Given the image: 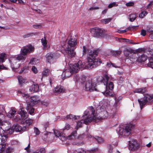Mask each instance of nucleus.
<instances>
[{
  "label": "nucleus",
  "mask_w": 153,
  "mask_h": 153,
  "mask_svg": "<svg viewBox=\"0 0 153 153\" xmlns=\"http://www.w3.org/2000/svg\"><path fill=\"white\" fill-rule=\"evenodd\" d=\"M147 31L149 32H153V27L150 26H147L146 28Z\"/></svg>",
  "instance_id": "obj_49"
},
{
  "label": "nucleus",
  "mask_w": 153,
  "mask_h": 153,
  "mask_svg": "<svg viewBox=\"0 0 153 153\" xmlns=\"http://www.w3.org/2000/svg\"><path fill=\"white\" fill-rule=\"evenodd\" d=\"M76 39L71 38L68 42V45L71 47H74L77 44Z\"/></svg>",
  "instance_id": "obj_19"
},
{
  "label": "nucleus",
  "mask_w": 153,
  "mask_h": 153,
  "mask_svg": "<svg viewBox=\"0 0 153 153\" xmlns=\"http://www.w3.org/2000/svg\"><path fill=\"white\" fill-rule=\"evenodd\" d=\"M105 109L106 107L105 106H99L97 108L95 113L94 110L92 106L89 107L85 111L82 116L83 120L78 121L77 123L76 129L77 130L80 127L83 123L87 124L92 121L98 122L100 120V118L97 117L98 114L102 112L106 113L105 111Z\"/></svg>",
  "instance_id": "obj_2"
},
{
  "label": "nucleus",
  "mask_w": 153,
  "mask_h": 153,
  "mask_svg": "<svg viewBox=\"0 0 153 153\" xmlns=\"http://www.w3.org/2000/svg\"><path fill=\"white\" fill-rule=\"evenodd\" d=\"M5 106L4 105H0V115L2 114L4 115L6 114L5 110Z\"/></svg>",
  "instance_id": "obj_30"
},
{
  "label": "nucleus",
  "mask_w": 153,
  "mask_h": 153,
  "mask_svg": "<svg viewBox=\"0 0 153 153\" xmlns=\"http://www.w3.org/2000/svg\"><path fill=\"white\" fill-rule=\"evenodd\" d=\"M33 27L35 28H41L42 27V25L41 24L34 25H33Z\"/></svg>",
  "instance_id": "obj_50"
},
{
  "label": "nucleus",
  "mask_w": 153,
  "mask_h": 153,
  "mask_svg": "<svg viewBox=\"0 0 153 153\" xmlns=\"http://www.w3.org/2000/svg\"><path fill=\"white\" fill-rule=\"evenodd\" d=\"M5 133V131L1 127H0V135L4 134Z\"/></svg>",
  "instance_id": "obj_61"
},
{
  "label": "nucleus",
  "mask_w": 153,
  "mask_h": 153,
  "mask_svg": "<svg viewBox=\"0 0 153 153\" xmlns=\"http://www.w3.org/2000/svg\"><path fill=\"white\" fill-rule=\"evenodd\" d=\"M64 91L63 88L62 86H59L56 87L54 90L53 91L55 93H60Z\"/></svg>",
  "instance_id": "obj_26"
},
{
  "label": "nucleus",
  "mask_w": 153,
  "mask_h": 153,
  "mask_svg": "<svg viewBox=\"0 0 153 153\" xmlns=\"http://www.w3.org/2000/svg\"><path fill=\"white\" fill-rule=\"evenodd\" d=\"M6 153H11L14 152V149L10 147L8 148L6 150Z\"/></svg>",
  "instance_id": "obj_46"
},
{
  "label": "nucleus",
  "mask_w": 153,
  "mask_h": 153,
  "mask_svg": "<svg viewBox=\"0 0 153 153\" xmlns=\"http://www.w3.org/2000/svg\"><path fill=\"white\" fill-rule=\"evenodd\" d=\"M141 35L143 36H145L146 35V31L144 30H142L141 31Z\"/></svg>",
  "instance_id": "obj_59"
},
{
  "label": "nucleus",
  "mask_w": 153,
  "mask_h": 153,
  "mask_svg": "<svg viewBox=\"0 0 153 153\" xmlns=\"http://www.w3.org/2000/svg\"><path fill=\"white\" fill-rule=\"evenodd\" d=\"M26 129V127L25 126L22 127L20 126H17L15 127V130L16 131L21 132Z\"/></svg>",
  "instance_id": "obj_28"
},
{
  "label": "nucleus",
  "mask_w": 153,
  "mask_h": 153,
  "mask_svg": "<svg viewBox=\"0 0 153 153\" xmlns=\"http://www.w3.org/2000/svg\"><path fill=\"white\" fill-rule=\"evenodd\" d=\"M134 2L132 1H130L128 3H126V6L127 7L131 6L134 5Z\"/></svg>",
  "instance_id": "obj_54"
},
{
  "label": "nucleus",
  "mask_w": 153,
  "mask_h": 153,
  "mask_svg": "<svg viewBox=\"0 0 153 153\" xmlns=\"http://www.w3.org/2000/svg\"><path fill=\"white\" fill-rule=\"evenodd\" d=\"M130 21L131 22L134 21L137 17V16L136 14H131L130 15Z\"/></svg>",
  "instance_id": "obj_40"
},
{
  "label": "nucleus",
  "mask_w": 153,
  "mask_h": 153,
  "mask_svg": "<svg viewBox=\"0 0 153 153\" xmlns=\"http://www.w3.org/2000/svg\"><path fill=\"white\" fill-rule=\"evenodd\" d=\"M147 91L146 88H136L134 91V93H138L143 94Z\"/></svg>",
  "instance_id": "obj_22"
},
{
  "label": "nucleus",
  "mask_w": 153,
  "mask_h": 153,
  "mask_svg": "<svg viewBox=\"0 0 153 153\" xmlns=\"http://www.w3.org/2000/svg\"><path fill=\"white\" fill-rule=\"evenodd\" d=\"M147 56L144 54H142L138 57L136 61L139 62H144L146 61L147 59Z\"/></svg>",
  "instance_id": "obj_21"
},
{
  "label": "nucleus",
  "mask_w": 153,
  "mask_h": 153,
  "mask_svg": "<svg viewBox=\"0 0 153 153\" xmlns=\"http://www.w3.org/2000/svg\"><path fill=\"white\" fill-rule=\"evenodd\" d=\"M65 45H66V42H61V46L63 48L65 49Z\"/></svg>",
  "instance_id": "obj_64"
},
{
  "label": "nucleus",
  "mask_w": 153,
  "mask_h": 153,
  "mask_svg": "<svg viewBox=\"0 0 153 153\" xmlns=\"http://www.w3.org/2000/svg\"><path fill=\"white\" fill-rule=\"evenodd\" d=\"M112 19V18H109L107 19H102L101 21L102 23L106 24L110 22Z\"/></svg>",
  "instance_id": "obj_34"
},
{
  "label": "nucleus",
  "mask_w": 153,
  "mask_h": 153,
  "mask_svg": "<svg viewBox=\"0 0 153 153\" xmlns=\"http://www.w3.org/2000/svg\"><path fill=\"white\" fill-rule=\"evenodd\" d=\"M93 138H95L98 143H101L104 141L103 139L102 138L98 136H96L95 137H93Z\"/></svg>",
  "instance_id": "obj_38"
},
{
  "label": "nucleus",
  "mask_w": 153,
  "mask_h": 153,
  "mask_svg": "<svg viewBox=\"0 0 153 153\" xmlns=\"http://www.w3.org/2000/svg\"><path fill=\"white\" fill-rule=\"evenodd\" d=\"M104 85L106 88V90L105 91H104L102 92L106 96H110V94L109 93L110 91L112 90L114 88V85L113 83L110 82L108 84L107 82V84Z\"/></svg>",
  "instance_id": "obj_9"
},
{
  "label": "nucleus",
  "mask_w": 153,
  "mask_h": 153,
  "mask_svg": "<svg viewBox=\"0 0 153 153\" xmlns=\"http://www.w3.org/2000/svg\"><path fill=\"white\" fill-rule=\"evenodd\" d=\"M105 30L99 27L93 28L90 29V32L95 35L101 37H104L106 34L104 33Z\"/></svg>",
  "instance_id": "obj_5"
},
{
  "label": "nucleus",
  "mask_w": 153,
  "mask_h": 153,
  "mask_svg": "<svg viewBox=\"0 0 153 153\" xmlns=\"http://www.w3.org/2000/svg\"><path fill=\"white\" fill-rule=\"evenodd\" d=\"M16 112V111L14 108H11V110L8 112L7 114V117L9 118L13 117Z\"/></svg>",
  "instance_id": "obj_24"
},
{
  "label": "nucleus",
  "mask_w": 153,
  "mask_h": 153,
  "mask_svg": "<svg viewBox=\"0 0 153 153\" xmlns=\"http://www.w3.org/2000/svg\"><path fill=\"white\" fill-rule=\"evenodd\" d=\"M39 153H45V149L44 148H42L37 149Z\"/></svg>",
  "instance_id": "obj_55"
},
{
  "label": "nucleus",
  "mask_w": 153,
  "mask_h": 153,
  "mask_svg": "<svg viewBox=\"0 0 153 153\" xmlns=\"http://www.w3.org/2000/svg\"><path fill=\"white\" fill-rule=\"evenodd\" d=\"M18 79L19 84L21 85H22L24 84L25 82V79L21 76H19L18 78Z\"/></svg>",
  "instance_id": "obj_36"
},
{
  "label": "nucleus",
  "mask_w": 153,
  "mask_h": 153,
  "mask_svg": "<svg viewBox=\"0 0 153 153\" xmlns=\"http://www.w3.org/2000/svg\"><path fill=\"white\" fill-rule=\"evenodd\" d=\"M18 113L21 116L20 119L22 120H25L27 119L28 114L27 113L24 111V108L20 107Z\"/></svg>",
  "instance_id": "obj_11"
},
{
  "label": "nucleus",
  "mask_w": 153,
  "mask_h": 153,
  "mask_svg": "<svg viewBox=\"0 0 153 153\" xmlns=\"http://www.w3.org/2000/svg\"><path fill=\"white\" fill-rule=\"evenodd\" d=\"M39 90V86L37 84H33L30 87L29 91L31 93L37 92Z\"/></svg>",
  "instance_id": "obj_17"
},
{
  "label": "nucleus",
  "mask_w": 153,
  "mask_h": 153,
  "mask_svg": "<svg viewBox=\"0 0 153 153\" xmlns=\"http://www.w3.org/2000/svg\"><path fill=\"white\" fill-rule=\"evenodd\" d=\"M138 101L142 109L146 103L149 104L153 101V95L146 94L143 98L138 99Z\"/></svg>",
  "instance_id": "obj_4"
},
{
  "label": "nucleus",
  "mask_w": 153,
  "mask_h": 153,
  "mask_svg": "<svg viewBox=\"0 0 153 153\" xmlns=\"http://www.w3.org/2000/svg\"><path fill=\"white\" fill-rule=\"evenodd\" d=\"M41 42L42 45L43 46L44 49H45L46 48L47 44V41L45 37L41 39Z\"/></svg>",
  "instance_id": "obj_32"
},
{
  "label": "nucleus",
  "mask_w": 153,
  "mask_h": 153,
  "mask_svg": "<svg viewBox=\"0 0 153 153\" xmlns=\"http://www.w3.org/2000/svg\"><path fill=\"white\" fill-rule=\"evenodd\" d=\"M77 134V132L76 131H74L72 132L71 134L68 136L67 137V139L68 140H71L73 139L75 136H76Z\"/></svg>",
  "instance_id": "obj_31"
},
{
  "label": "nucleus",
  "mask_w": 153,
  "mask_h": 153,
  "mask_svg": "<svg viewBox=\"0 0 153 153\" xmlns=\"http://www.w3.org/2000/svg\"><path fill=\"white\" fill-rule=\"evenodd\" d=\"M124 40H125V42H126L128 43L129 44H133V43L132 42H131V40L126 39H124Z\"/></svg>",
  "instance_id": "obj_62"
},
{
  "label": "nucleus",
  "mask_w": 153,
  "mask_h": 153,
  "mask_svg": "<svg viewBox=\"0 0 153 153\" xmlns=\"http://www.w3.org/2000/svg\"><path fill=\"white\" fill-rule=\"evenodd\" d=\"M85 151L82 149H79L74 151V153H85Z\"/></svg>",
  "instance_id": "obj_42"
},
{
  "label": "nucleus",
  "mask_w": 153,
  "mask_h": 153,
  "mask_svg": "<svg viewBox=\"0 0 153 153\" xmlns=\"http://www.w3.org/2000/svg\"><path fill=\"white\" fill-rule=\"evenodd\" d=\"M73 73L70 70V68L69 69L65 70L62 74V76L65 78L69 77Z\"/></svg>",
  "instance_id": "obj_15"
},
{
  "label": "nucleus",
  "mask_w": 153,
  "mask_h": 153,
  "mask_svg": "<svg viewBox=\"0 0 153 153\" xmlns=\"http://www.w3.org/2000/svg\"><path fill=\"white\" fill-rule=\"evenodd\" d=\"M121 53V51H110V53H111V54L115 56L120 54Z\"/></svg>",
  "instance_id": "obj_37"
},
{
  "label": "nucleus",
  "mask_w": 153,
  "mask_h": 153,
  "mask_svg": "<svg viewBox=\"0 0 153 153\" xmlns=\"http://www.w3.org/2000/svg\"><path fill=\"white\" fill-rule=\"evenodd\" d=\"M34 47L31 45L23 47L21 49L20 53L25 56L29 53L33 52L34 50Z\"/></svg>",
  "instance_id": "obj_7"
},
{
  "label": "nucleus",
  "mask_w": 153,
  "mask_h": 153,
  "mask_svg": "<svg viewBox=\"0 0 153 153\" xmlns=\"http://www.w3.org/2000/svg\"><path fill=\"white\" fill-rule=\"evenodd\" d=\"M59 56L60 55L58 53L50 52L46 55V57L48 62H49L53 59L58 58Z\"/></svg>",
  "instance_id": "obj_10"
},
{
  "label": "nucleus",
  "mask_w": 153,
  "mask_h": 153,
  "mask_svg": "<svg viewBox=\"0 0 153 153\" xmlns=\"http://www.w3.org/2000/svg\"><path fill=\"white\" fill-rule=\"evenodd\" d=\"M138 27V26H130L127 28L128 31L129 30L136 29Z\"/></svg>",
  "instance_id": "obj_45"
},
{
  "label": "nucleus",
  "mask_w": 153,
  "mask_h": 153,
  "mask_svg": "<svg viewBox=\"0 0 153 153\" xmlns=\"http://www.w3.org/2000/svg\"><path fill=\"white\" fill-rule=\"evenodd\" d=\"M15 56L19 62L21 60L24 61L26 58V56L21 53L20 54Z\"/></svg>",
  "instance_id": "obj_25"
},
{
  "label": "nucleus",
  "mask_w": 153,
  "mask_h": 153,
  "mask_svg": "<svg viewBox=\"0 0 153 153\" xmlns=\"http://www.w3.org/2000/svg\"><path fill=\"white\" fill-rule=\"evenodd\" d=\"M14 131V130L12 128H9L7 129H5V133L7 134H11Z\"/></svg>",
  "instance_id": "obj_39"
},
{
  "label": "nucleus",
  "mask_w": 153,
  "mask_h": 153,
  "mask_svg": "<svg viewBox=\"0 0 153 153\" xmlns=\"http://www.w3.org/2000/svg\"><path fill=\"white\" fill-rule=\"evenodd\" d=\"M70 128V126L69 125L66 124L65 127L64 128V130H68Z\"/></svg>",
  "instance_id": "obj_57"
},
{
  "label": "nucleus",
  "mask_w": 153,
  "mask_h": 153,
  "mask_svg": "<svg viewBox=\"0 0 153 153\" xmlns=\"http://www.w3.org/2000/svg\"><path fill=\"white\" fill-rule=\"evenodd\" d=\"M5 54L2 53L0 54V62H3L4 61Z\"/></svg>",
  "instance_id": "obj_43"
},
{
  "label": "nucleus",
  "mask_w": 153,
  "mask_h": 153,
  "mask_svg": "<svg viewBox=\"0 0 153 153\" xmlns=\"http://www.w3.org/2000/svg\"><path fill=\"white\" fill-rule=\"evenodd\" d=\"M98 54V53L97 50L91 51L89 53L90 57L88 58V63L86 66H85L84 62L79 60L76 63L70 65V70L73 73H76L80 70H82L85 68L91 69L96 67L101 63V62L100 59L95 58Z\"/></svg>",
  "instance_id": "obj_1"
},
{
  "label": "nucleus",
  "mask_w": 153,
  "mask_h": 153,
  "mask_svg": "<svg viewBox=\"0 0 153 153\" xmlns=\"http://www.w3.org/2000/svg\"><path fill=\"white\" fill-rule=\"evenodd\" d=\"M51 71L49 69L46 68L42 72V77L47 76H49L51 74Z\"/></svg>",
  "instance_id": "obj_23"
},
{
  "label": "nucleus",
  "mask_w": 153,
  "mask_h": 153,
  "mask_svg": "<svg viewBox=\"0 0 153 153\" xmlns=\"http://www.w3.org/2000/svg\"><path fill=\"white\" fill-rule=\"evenodd\" d=\"M79 117L78 116H76L72 114H70L67 115L65 117H62V119H64V120H67L69 119H74L75 120L77 119L78 118H79Z\"/></svg>",
  "instance_id": "obj_20"
},
{
  "label": "nucleus",
  "mask_w": 153,
  "mask_h": 153,
  "mask_svg": "<svg viewBox=\"0 0 153 153\" xmlns=\"http://www.w3.org/2000/svg\"><path fill=\"white\" fill-rule=\"evenodd\" d=\"M30 101L33 104H36L40 101V99L37 96H34L30 98Z\"/></svg>",
  "instance_id": "obj_18"
},
{
  "label": "nucleus",
  "mask_w": 153,
  "mask_h": 153,
  "mask_svg": "<svg viewBox=\"0 0 153 153\" xmlns=\"http://www.w3.org/2000/svg\"><path fill=\"white\" fill-rule=\"evenodd\" d=\"M122 99L121 96H119L118 97H116L115 99V103L114 104L115 106H117L120 104V101Z\"/></svg>",
  "instance_id": "obj_33"
},
{
  "label": "nucleus",
  "mask_w": 153,
  "mask_h": 153,
  "mask_svg": "<svg viewBox=\"0 0 153 153\" xmlns=\"http://www.w3.org/2000/svg\"><path fill=\"white\" fill-rule=\"evenodd\" d=\"M116 6V3L115 2H113L110 4L108 5V7L109 8H111L113 7Z\"/></svg>",
  "instance_id": "obj_52"
},
{
  "label": "nucleus",
  "mask_w": 153,
  "mask_h": 153,
  "mask_svg": "<svg viewBox=\"0 0 153 153\" xmlns=\"http://www.w3.org/2000/svg\"><path fill=\"white\" fill-rule=\"evenodd\" d=\"M1 145L0 146V151L1 152V153H3L5 150V144L1 143Z\"/></svg>",
  "instance_id": "obj_41"
},
{
  "label": "nucleus",
  "mask_w": 153,
  "mask_h": 153,
  "mask_svg": "<svg viewBox=\"0 0 153 153\" xmlns=\"http://www.w3.org/2000/svg\"><path fill=\"white\" fill-rule=\"evenodd\" d=\"M134 126V125L130 124L125 126L123 128L119 127L117 129L116 131L120 135L127 137L131 134Z\"/></svg>",
  "instance_id": "obj_3"
},
{
  "label": "nucleus",
  "mask_w": 153,
  "mask_h": 153,
  "mask_svg": "<svg viewBox=\"0 0 153 153\" xmlns=\"http://www.w3.org/2000/svg\"><path fill=\"white\" fill-rule=\"evenodd\" d=\"M131 52L133 54L132 55V56H135L136 57H137L138 56V54L137 53L136 50H131Z\"/></svg>",
  "instance_id": "obj_47"
},
{
  "label": "nucleus",
  "mask_w": 153,
  "mask_h": 153,
  "mask_svg": "<svg viewBox=\"0 0 153 153\" xmlns=\"http://www.w3.org/2000/svg\"><path fill=\"white\" fill-rule=\"evenodd\" d=\"M30 148V144H29L28 146L25 148V149L28 152H30L29 148Z\"/></svg>",
  "instance_id": "obj_63"
},
{
  "label": "nucleus",
  "mask_w": 153,
  "mask_h": 153,
  "mask_svg": "<svg viewBox=\"0 0 153 153\" xmlns=\"http://www.w3.org/2000/svg\"><path fill=\"white\" fill-rule=\"evenodd\" d=\"M1 136L0 140L1 143H4L7 140V135L4 133L2 135H0Z\"/></svg>",
  "instance_id": "obj_29"
},
{
  "label": "nucleus",
  "mask_w": 153,
  "mask_h": 153,
  "mask_svg": "<svg viewBox=\"0 0 153 153\" xmlns=\"http://www.w3.org/2000/svg\"><path fill=\"white\" fill-rule=\"evenodd\" d=\"M108 152L109 153H112V150L113 149V147L111 145H109L108 146Z\"/></svg>",
  "instance_id": "obj_51"
},
{
  "label": "nucleus",
  "mask_w": 153,
  "mask_h": 153,
  "mask_svg": "<svg viewBox=\"0 0 153 153\" xmlns=\"http://www.w3.org/2000/svg\"><path fill=\"white\" fill-rule=\"evenodd\" d=\"M32 71L35 74H36L38 72V70L36 68L35 66H33L32 68Z\"/></svg>",
  "instance_id": "obj_53"
},
{
  "label": "nucleus",
  "mask_w": 153,
  "mask_h": 153,
  "mask_svg": "<svg viewBox=\"0 0 153 153\" xmlns=\"http://www.w3.org/2000/svg\"><path fill=\"white\" fill-rule=\"evenodd\" d=\"M149 62L147 64L148 66L153 69V57L149 58Z\"/></svg>",
  "instance_id": "obj_35"
},
{
  "label": "nucleus",
  "mask_w": 153,
  "mask_h": 153,
  "mask_svg": "<svg viewBox=\"0 0 153 153\" xmlns=\"http://www.w3.org/2000/svg\"><path fill=\"white\" fill-rule=\"evenodd\" d=\"M74 79L75 80H76V81L77 82H78L79 81H80V77L77 75L75 76Z\"/></svg>",
  "instance_id": "obj_60"
},
{
  "label": "nucleus",
  "mask_w": 153,
  "mask_h": 153,
  "mask_svg": "<svg viewBox=\"0 0 153 153\" xmlns=\"http://www.w3.org/2000/svg\"><path fill=\"white\" fill-rule=\"evenodd\" d=\"M34 132L36 135H39L40 133V131L39 129L36 128L34 127Z\"/></svg>",
  "instance_id": "obj_56"
},
{
  "label": "nucleus",
  "mask_w": 153,
  "mask_h": 153,
  "mask_svg": "<svg viewBox=\"0 0 153 153\" xmlns=\"http://www.w3.org/2000/svg\"><path fill=\"white\" fill-rule=\"evenodd\" d=\"M9 61L13 69H17L19 67L20 63L15 56L10 57L9 59Z\"/></svg>",
  "instance_id": "obj_6"
},
{
  "label": "nucleus",
  "mask_w": 153,
  "mask_h": 153,
  "mask_svg": "<svg viewBox=\"0 0 153 153\" xmlns=\"http://www.w3.org/2000/svg\"><path fill=\"white\" fill-rule=\"evenodd\" d=\"M96 85L91 79L87 81L85 84V87L87 91H93L96 90Z\"/></svg>",
  "instance_id": "obj_8"
},
{
  "label": "nucleus",
  "mask_w": 153,
  "mask_h": 153,
  "mask_svg": "<svg viewBox=\"0 0 153 153\" xmlns=\"http://www.w3.org/2000/svg\"><path fill=\"white\" fill-rule=\"evenodd\" d=\"M143 51V49L142 48H139L136 49V51L137 53H140L142 52Z\"/></svg>",
  "instance_id": "obj_58"
},
{
  "label": "nucleus",
  "mask_w": 153,
  "mask_h": 153,
  "mask_svg": "<svg viewBox=\"0 0 153 153\" xmlns=\"http://www.w3.org/2000/svg\"><path fill=\"white\" fill-rule=\"evenodd\" d=\"M38 33L37 32L36 33H30L24 35L23 36V37L24 38H28L30 37H32L34 36H36L37 35Z\"/></svg>",
  "instance_id": "obj_27"
},
{
  "label": "nucleus",
  "mask_w": 153,
  "mask_h": 153,
  "mask_svg": "<svg viewBox=\"0 0 153 153\" xmlns=\"http://www.w3.org/2000/svg\"><path fill=\"white\" fill-rule=\"evenodd\" d=\"M66 52L68 53V55L71 57H74L76 53L74 50L69 46L66 48L65 49Z\"/></svg>",
  "instance_id": "obj_16"
},
{
  "label": "nucleus",
  "mask_w": 153,
  "mask_h": 153,
  "mask_svg": "<svg viewBox=\"0 0 153 153\" xmlns=\"http://www.w3.org/2000/svg\"><path fill=\"white\" fill-rule=\"evenodd\" d=\"M53 132L55 136L58 137L62 141H64L65 140L66 137L64 136L63 133L56 130H54Z\"/></svg>",
  "instance_id": "obj_14"
},
{
  "label": "nucleus",
  "mask_w": 153,
  "mask_h": 153,
  "mask_svg": "<svg viewBox=\"0 0 153 153\" xmlns=\"http://www.w3.org/2000/svg\"><path fill=\"white\" fill-rule=\"evenodd\" d=\"M19 93L22 94V96L24 97L25 99H27V98H28L29 97V95L27 94L23 93L21 91H19Z\"/></svg>",
  "instance_id": "obj_44"
},
{
  "label": "nucleus",
  "mask_w": 153,
  "mask_h": 153,
  "mask_svg": "<svg viewBox=\"0 0 153 153\" xmlns=\"http://www.w3.org/2000/svg\"><path fill=\"white\" fill-rule=\"evenodd\" d=\"M25 122L27 125H30L33 122V120L31 119H27L25 120Z\"/></svg>",
  "instance_id": "obj_48"
},
{
  "label": "nucleus",
  "mask_w": 153,
  "mask_h": 153,
  "mask_svg": "<svg viewBox=\"0 0 153 153\" xmlns=\"http://www.w3.org/2000/svg\"><path fill=\"white\" fill-rule=\"evenodd\" d=\"M109 78V77L107 75L103 76H99L97 78V81L98 83H103L104 85H105L108 82Z\"/></svg>",
  "instance_id": "obj_13"
},
{
  "label": "nucleus",
  "mask_w": 153,
  "mask_h": 153,
  "mask_svg": "<svg viewBox=\"0 0 153 153\" xmlns=\"http://www.w3.org/2000/svg\"><path fill=\"white\" fill-rule=\"evenodd\" d=\"M140 148V145L135 140H134L132 143H130L129 149L132 151H136Z\"/></svg>",
  "instance_id": "obj_12"
}]
</instances>
